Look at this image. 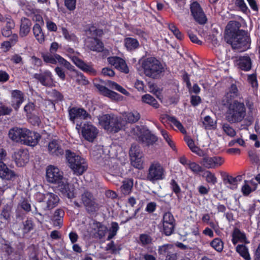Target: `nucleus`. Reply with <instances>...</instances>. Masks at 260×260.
I'll return each mask as SVG.
<instances>
[{"mask_svg":"<svg viewBox=\"0 0 260 260\" xmlns=\"http://www.w3.org/2000/svg\"><path fill=\"white\" fill-rule=\"evenodd\" d=\"M191 15L193 19L199 24L204 25L207 22L208 19L200 4L197 1H194L190 4Z\"/></svg>","mask_w":260,"mask_h":260,"instance_id":"9","label":"nucleus"},{"mask_svg":"<svg viewBox=\"0 0 260 260\" xmlns=\"http://www.w3.org/2000/svg\"><path fill=\"white\" fill-rule=\"evenodd\" d=\"M175 225V219L172 213L165 212L159 224L160 232L165 236H169L174 233Z\"/></svg>","mask_w":260,"mask_h":260,"instance_id":"7","label":"nucleus"},{"mask_svg":"<svg viewBox=\"0 0 260 260\" xmlns=\"http://www.w3.org/2000/svg\"><path fill=\"white\" fill-rule=\"evenodd\" d=\"M141 141L146 144L147 146L153 145L157 140V137L151 134L150 131L146 132L140 137Z\"/></svg>","mask_w":260,"mask_h":260,"instance_id":"34","label":"nucleus"},{"mask_svg":"<svg viewBox=\"0 0 260 260\" xmlns=\"http://www.w3.org/2000/svg\"><path fill=\"white\" fill-rule=\"evenodd\" d=\"M142 101L143 103L149 105L155 109H158L159 104L157 100L151 95L145 94L142 96Z\"/></svg>","mask_w":260,"mask_h":260,"instance_id":"35","label":"nucleus"},{"mask_svg":"<svg viewBox=\"0 0 260 260\" xmlns=\"http://www.w3.org/2000/svg\"><path fill=\"white\" fill-rule=\"evenodd\" d=\"M5 19H6L5 21H6V24L4 28L12 30L15 27V22L14 20L9 15H6Z\"/></svg>","mask_w":260,"mask_h":260,"instance_id":"62","label":"nucleus"},{"mask_svg":"<svg viewBox=\"0 0 260 260\" xmlns=\"http://www.w3.org/2000/svg\"><path fill=\"white\" fill-rule=\"evenodd\" d=\"M106 250H110L111 253L116 254L117 252L120 251L121 248L117 247L115 246L113 241H111L110 243H108L106 247Z\"/></svg>","mask_w":260,"mask_h":260,"instance_id":"64","label":"nucleus"},{"mask_svg":"<svg viewBox=\"0 0 260 260\" xmlns=\"http://www.w3.org/2000/svg\"><path fill=\"white\" fill-rule=\"evenodd\" d=\"M168 28L178 40H182L184 39L183 34L179 30L174 23L169 24L168 25Z\"/></svg>","mask_w":260,"mask_h":260,"instance_id":"46","label":"nucleus"},{"mask_svg":"<svg viewBox=\"0 0 260 260\" xmlns=\"http://www.w3.org/2000/svg\"><path fill=\"white\" fill-rule=\"evenodd\" d=\"M35 107V105L32 102H29L24 106V111L26 113V116L36 113Z\"/></svg>","mask_w":260,"mask_h":260,"instance_id":"59","label":"nucleus"},{"mask_svg":"<svg viewBox=\"0 0 260 260\" xmlns=\"http://www.w3.org/2000/svg\"><path fill=\"white\" fill-rule=\"evenodd\" d=\"M48 94L52 98V103H57L63 100V94L55 89H52L48 92Z\"/></svg>","mask_w":260,"mask_h":260,"instance_id":"40","label":"nucleus"},{"mask_svg":"<svg viewBox=\"0 0 260 260\" xmlns=\"http://www.w3.org/2000/svg\"><path fill=\"white\" fill-rule=\"evenodd\" d=\"M46 178L47 182L50 183H60L64 179L63 173L57 167L50 165L46 168Z\"/></svg>","mask_w":260,"mask_h":260,"instance_id":"11","label":"nucleus"},{"mask_svg":"<svg viewBox=\"0 0 260 260\" xmlns=\"http://www.w3.org/2000/svg\"><path fill=\"white\" fill-rule=\"evenodd\" d=\"M165 169L159 162H153L151 164L147 175V179L151 182L162 180L165 177Z\"/></svg>","mask_w":260,"mask_h":260,"instance_id":"8","label":"nucleus"},{"mask_svg":"<svg viewBox=\"0 0 260 260\" xmlns=\"http://www.w3.org/2000/svg\"><path fill=\"white\" fill-rule=\"evenodd\" d=\"M81 200L88 214H97L100 209V205L91 192L87 190L85 191L81 196Z\"/></svg>","mask_w":260,"mask_h":260,"instance_id":"6","label":"nucleus"},{"mask_svg":"<svg viewBox=\"0 0 260 260\" xmlns=\"http://www.w3.org/2000/svg\"><path fill=\"white\" fill-rule=\"evenodd\" d=\"M46 208L47 210H51L57 206L60 200L57 194L52 192H46Z\"/></svg>","mask_w":260,"mask_h":260,"instance_id":"26","label":"nucleus"},{"mask_svg":"<svg viewBox=\"0 0 260 260\" xmlns=\"http://www.w3.org/2000/svg\"><path fill=\"white\" fill-rule=\"evenodd\" d=\"M111 226L108 231H109V234L107 240H110L113 239L117 234V232L119 230V226L117 222L115 221H112L111 224Z\"/></svg>","mask_w":260,"mask_h":260,"instance_id":"43","label":"nucleus"},{"mask_svg":"<svg viewBox=\"0 0 260 260\" xmlns=\"http://www.w3.org/2000/svg\"><path fill=\"white\" fill-rule=\"evenodd\" d=\"M158 253L165 257V260H177L178 253L173 245L164 244L158 247Z\"/></svg>","mask_w":260,"mask_h":260,"instance_id":"14","label":"nucleus"},{"mask_svg":"<svg viewBox=\"0 0 260 260\" xmlns=\"http://www.w3.org/2000/svg\"><path fill=\"white\" fill-rule=\"evenodd\" d=\"M46 25L47 30L50 32H56L57 26L56 24L49 18L45 19Z\"/></svg>","mask_w":260,"mask_h":260,"instance_id":"60","label":"nucleus"},{"mask_svg":"<svg viewBox=\"0 0 260 260\" xmlns=\"http://www.w3.org/2000/svg\"><path fill=\"white\" fill-rule=\"evenodd\" d=\"M93 224L96 229V234L97 237L100 239H103L108 231V228L102 222L97 220H94Z\"/></svg>","mask_w":260,"mask_h":260,"instance_id":"31","label":"nucleus"},{"mask_svg":"<svg viewBox=\"0 0 260 260\" xmlns=\"http://www.w3.org/2000/svg\"><path fill=\"white\" fill-rule=\"evenodd\" d=\"M166 117L167 120L173 124L175 126H176L181 133L183 134L186 133V131L183 127L182 123L179 120H178V119L175 116L166 114Z\"/></svg>","mask_w":260,"mask_h":260,"instance_id":"36","label":"nucleus"},{"mask_svg":"<svg viewBox=\"0 0 260 260\" xmlns=\"http://www.w3.org/2000/svg\"><path fill=\"white\" fill-rule=\"evenodd\" d=\"M133 182L130 181H124L121 187V191L124 194H128L132 189Z\"/></svg>","mask_w":260,"mask_h":260,"instance_id":"58","label":"nucleus"},{"mask_svg":"<svg viewBox=\"0 0 260 260\" xmlns=\"http://www.w3.org/2000/svg\"><path fill=\"white\" fill-rule=\"evenodd\" d=\"M228 116L227 120L231 123L241 122L246 115V108L243 102L234 100L227 104Z\"/></svg>","mask_w":260,"mask_h":260,"instance_id":"3","label":"nucleus"},{"mask_svg":"<svg viewBox=\"0 0 260 260\" xmlns=\"http://www.w3.org/2000/svg\"><path fill=\"white\" fill-rule=\"evenodd\" d=\"M55 56L56 57V59H57V61L60 65H62L64 68L71 71H74L75 67L72 65L67 60L65 59L58 54H55Z\"/></svg>","mask_w":260,"mask_h":260,"instance_id":"45","label":"nucleus"},{"mask_svg":"<svg viewBox=\"0 0 260 260\" xmlns=\"http://www.w3.org/2000/svg\"><path fill=\"white\" fill-rule=\"evenodd\" d=\"M34 223L31 218H27L23 222L22 232L24 234L30 232L34 229Z\"/></svg>","mask_w":260,"mask_h":260,"instance_id":"50","label":"nucleus"},{"mask_svg":"<svg viewBox=\"0 0 260 260\" xmlns=\"http://www.w3.org/2000/svg\"><path fill=\"white\" fill-rule=\"evenodd\" d=\"M141 67L145 75L153 79H158L165 72L162 64L154 57L144 59L142 62Z\"/></svg>","mask_w":260,"mask_h":260,"instance_id":"2","label":"nucleus"},{"mask_svg":"<svg viewBox=\"0 0 260 260\" xmlns=\"http://www.w3.org/2000/svg\"><path fill=\"white\" fill-rule=\"evenodd\" d=\"M122 58L118 56H110L107 58V61L109 64L116 68L119 64L122 63Z\"/></svg>","mask_w":260,"mask_h":260,"instance_id":"55","label":"nucleus"},{"mask_svg":"<svg viewBox=\"0 0 260 260\" xmlns=\"http://www.w3.org/2000/svg\"><path fill=\"white\" fill-rule=\"evenodd\" d=\"M41 138V136L39 133L27 128L22 144L31 147L36 146Z\"/></svg>","mask_w":260,"mask_h":260,"instance_id":"17","label":"nucleus"},{"mask_svg":"<svg viewBox=\"0 0 260 260\" xmlns=\"http://www.w3.org/2000/svg\"><path fill=\"white\" fill-rule=\"evenodd\" d=\"M18 177L15 172L8 168L4 162L0 161V178L7 180H12Z\"/></svg>","mask_w":260,"mask_h":260,"instance_id":"23","label":"nucleus"},{"mask_svg":"<svg viewBox=\"0 0 260 260\" xmlns=\"http://www.w3.org/2000/svg\"><path fill=\"white\" fill-rule=\"evenodd\" d=\"M34 78L46 87H52L53 85V78L52 73L49 70H45L42 73H36Z\"/></svg>","mask_w":260,"mask_h":260,"instance_id":"16","label":"nucleus"},{"mask_svg":"<svg viewBox=\"0 0 260 260\" xmlns=\"http://www.w3.org/2000/svg\"><path fill=\"white\" fill-rule=\"evenodd\" d=\"M87 31L93 38L101 37L104 35L103 30L97 28L94 24L89 25Z\"/></svg>","mask_w":260,"mask_h":260,"instance_id":"39","label":"nucleus"},{"mask_svg":"<svg viewBox=\"0 0 260 260\" xmlns=\"http://www.w3.org/2000/svg\"><path fill=\"white\" fill-rule=\"evenodd\" d=\"M66 157L69 167L74 174L80 176L82 175L87 169V165L84 158L70 150L66 151Z\"/></svg>","mask_w":260,"mask_h":260,"instance_id":"4","label":"nucleus"},{"mask_svg":"<svg viewBox=\"0 0 260 260\" xmlns=\"http://www.w3.org/2000/svg\"><path fill=\"white\" fill-rule=\"evenodd\" d=\"M203 176L205 178L206 181L208 183L215 185L217 182L215 174L209 170H206Z\"/></svg>","mask_w":260,"mask_h":260,"instance_id":"44","label":"nucleus"},{"mask_svg":"<svg viewBox=\"0 0 260 260\" xmlns=\"http://www.w3.org/2000/svg\"><path fill=\"white\" fill-rule=\"evenodd\" d=\"M240 95V92L237 85L232 83L229 88V91L225 94L222 99V104L223 106L233 102L235 99Z\"/></svg>","mask_w":260,"mask_h":260,"instance_id":"21","label":"nucleus"},{"mask_svg":"<svg viewBox=\"0 0 260 260\" xmlns=\"http://www.w3.org/2000/svg\"><path fill=\"white\" fill-rule=\"evenodd\" d=\"M222 129L227 136L231 137H234L236 135L235 129L228 123H223L222 124Z\"/></svg>","mask_w":260,"mask_h":260,"instance_id":"48","label":"nucleus"},{"mask_svg":"<svg viewBox=\"0 0 260 260\" xmlns=\"http://www.w3.org/2000/svg\"><path fill=\"white\" fill-rule=\"evenodd\" d=\"M235 4L243 13L246 14L248 11L249 12L244 0H235Z\"/></svg>","mask_w":260,"mask_h":260,"instance_id":"61","label":"nucleus"},{"mask_svg":"<svg viewBox=\"0 0 260 260\" xmlns=\"http://www.w3.org/2000/svg\"><path fill=\"white\" fill-rule=\"evenodd\" d=\"M53 55H52L51 53L43 54L42 57L45 63L55 64L58 62L57 59L55 56V54Z\"/></svg>","mask_w":260,"mask_h":260,"instance_id":"52","label":"nucleus"},{"mask_svg":"<svg viewBox=\"0 0 260 260\" xmlns=\"http://www.w3.org/2000/svg\"><path fill=\"white\" fill-rule=\"evenodd\" d=\"M241 23L237 21H230L225 28V39L233 49L244 52L250 48V38L247 32L240 29Z\"/></svg>","mask_w":260,"mask_h":260,"instance_id":"1","label":"nucleus"},{"mask_svg":"<svg viewBox=\"0 0 260 260\" xmlns=\"http://www.w3.org/2000/svg\"><path fill=\"white\" fill-rule=\"evenodd\" d=\"M221 175L223 181L225 184H230L233 186L237 185L238 181L241 180V176L238 175L236 177L229 175L225 172H221Z\"/></svg>","mask_w":260,"mask_h":260,"instance_id":"33","label":"nucleus"},{"mask_svg":"<svg viewBox=\"0 0 260 260\" xmlns=\"http://www.w3.org/2000/svg\"><path fill=\"white\" fill-rule=\"evenodd\" d=\"M143 157H135L131 158L132 165L139 170L143 169Z\"/></svg>","mask_w":260,"mask_h":260,"instance_id":"54","label":"nucleus"},{"mask_svg":"<svg viewBox=\"0 0 260 260\" xmlns=\"http://www.w3.org/2000/svg\"><path fill=\"white\" fill-rule=\"evenodd\" d=\"M14 159L16 166L18 167H23L28 162L29 154L27 150L19 149L13 154Z\"/></svg>","mask_w":260,"mask_h":260,"instance_id":"18","label":"nucleus"},{"mask_svg":"<svg viewBox=\"0 0 260 260\" xmlns=\"http://www.w3.org/2000/svg\"><path fill=\"white\" fill-rule=\"evenodd\" d=\"M64 212L62 209H57L52 216V220L54 225L61 226L62 225Z\"/></svg>","mask_w":260,"mask_h":260,"instance_id":"32","label":"nucleus"},{"mask_svg":"<svg viewBox=\"0 0 260 260\" xmlns=\"http://www.w3.org/2000/svg\"><path fill=\"white\" fill-rule=\"evenodd\" d=\"M80 126L82 137L89 142H93L97 136L98 130L91 123L86 122L82 125L77 124L76 127Z\"/></svg>","mask_w":260,"mask_h":260,"instance_id":"13","label":"nucleus"},{"mask_svg":"<svg viewBox=\"0 0 260 260\" xmlns=\"http://www.w3.org/2000/svg\"><path fill=\"white\" fill-rule=\"evenodd\" d=\"M210 246L218 252H221L223 249L224 243L221 239L215 238L213 239L210 243Z\"/></svg>","mask_w":260,"mask_h":260,"instance_id":"42","label":"nucleus"},{"mask_svg":"<svg viewBox=\"0 0 260 260\" xmlns=\"http://www.w3.org/2000/svg\"><path fill=\"white\" fill-rule=\"evenodd\" d=\"M34 35L40 44L45 42V36L41 25L39 23H35L32 27Z\"/></svg>","mask_w":260,"mask_h":260,"instance_id":"29","label":"nucleus"},{"mask_svg":"<svg viewBox=\"0 0 260 260\" xmlns=\"http://www.w3.org/2000/svg\"><path fill=\"white\" fill-rule=\"evenodd\" d=\"M26 132V128L14 127L9 130L8 136L12 141L22 144Z\"/></svg>","mask_w":260,"mask_h":260,"instance_id":"20","label":"nucleus"},{"mask_svg":"<svg viewBox=\"0 0 260 260\" xmlns=\"http://www.w3.org/2000/svg\"><path fill=\"white\" fill-rule=\"evenodd\" d=\"M48 151L49 153L55 156H58L63 154V150L61 148L58 140L53 139L48 145Z\"/></svg>","mask_w":260,"mask_h":260,"instance_id":"24","label":"nucleus"},{"mask_svg":"<svg viewBox=\"0 0 260 260\" xmlns=\"http://www.w3.org/2000/svg\"><path fill=\"white\" fill-rule=\"evenodd\" d=\"M188 168L196 174H198L200 173L203 172L204 169L202 166L199 165L196 162L191 161L188 164Z\"/></svg>","mask_w":260,"mask_h":260,"instance_id":"51","label":"nucleus"},{"mask_svg":"<svg viewBox=\"0 0 260 260\" xmlns=\"http://www.w3.org/2000/svg\"><path fill=\"white\" fill-rule=\"evenodd\" d=\"M124 46L128 51H133L140 47V43L137 39L126 37L124 39Z\"/></svg>","mask_w":260,"mask_h":260,"instance_id":"28","label":"nucleus"},{"mask_svg":"<svg viewBox=\"0 0 260 260\" xmlns=\"http://www.w3.org/2000/svg\"><path fill=\"white\" fill-rule=\"evenodd\" d=\"M30 122L34 125H39L41 122V119L36 113L27 116Z\"/></svg>","mask_w":260,"mask_h":260,"instance_id":"63","label":"nucleus"},{"mask_svg":"<svg viewBox=\"0 0 260 260\" xmlns=\"http://www.w3.org/2000/svg\"><path fill=\"white\" fill-rule=\"evenodd\" d=\"M124 118L126 122L135 123L140 119V114L137 111L127 112L125 114Z\"/></svg>","mask_w":260,"mask_h":260,"instance_id":"37","label":"nucleus"},{"mask_svg":"<svg viewBox=\"0 0 260 260\" xmlns=\"http://www.w3.org/2000/svg\"><path fill=\"white\" fill-rule=\"evenodd\" d=\"M108 86L111 88L115 89L124 95H127L128 93V91L125 89L114 81H109Z\"/></svg>","mask_w":260,"mask_h":260,"instance_id":"53","label":"nucleus"},{"mask_svg":"<svg viewBox=\"0 0 260 260\" xmlns=\"http://www.w3.org/2000/svg\"><path fill=\"white\" fill-rule=\"evenodd\" d=\"M87 47L93 51L101 52L104 50V44L101 40L98 38H92L88 41Z\"/></svg>","mask_w":260,"mask_h":260,"instance_id":"27","label":"nucleus"},{"mask_svg":"<svg viewBox=\"0 0 260 260\" xmlns=\"http://www.w3.org/2000/svg\"><path fill=\"white\" fill-rule=\"evenodd\" d=\"M99 122L103 128L111 133H117L123 127L118 117L113 114H105L99 118Z\"/></svg>","mask_w":260,"mask_h":260,"instance_id":"5","label":"nucleus"},{"mask_svg":"<svg viewBox=\"0 0 260 260\" xmlns=\"http://www.w3.org/2000/svg\"><path fill=\"white\" fill-rule=\"evenodd\" d=\"M170 187L172 192L174 193L177 197H179L181 193V189L177 182L174 179H172L170 180Z\"/></svg>","mask_w":260,"mask_h":260,"instance_id":"49","label":"nucleus"},{"mask_svg":"<svg viewBox=\"0 0 260 260\" xmlns=\"http://www.w3.org/2000/svg\"><path fill=\"white\" fill-rule=\"evenodd\" d=\"M153 238L147 234H141L139 235V243L142 246L145 247L152 244Z\"/></svg>","mask_w":260,"mask_h":260,"instance_id":"38","label":"nucleus"},{"mask_svg":"<svg viewBox=\"0 0 260 260\" xmlns=\"http://www.w3.org/2000/svg\"><path fill=\"white\" fill-rule=\"evenodd\" d=\"M129 155L131 158L135 157H143L142 152L141 151L140 147L136 144L132 145L129 150Z\"/></svg>","mask_w":260,"mask_h":260,"instance_id":"47","label":"nucleus"},{"mask_svg":"<svg viewBox=\"0 0 260 260\" xmlns=\"http://www.w3.org/2000/svg\"><path fill=\"white\" fill-rule=\"evenodd\" d=\"M81 70H82L83 72L92 76L96 75L97 73L96 70L93 68L92 65L87 64L85 62Z\"/></svg>","mask_w":260,"mask_h":260,"instance_id":"57","label":"nucleus"},{"mask_svg":"<svg viewBox=\"0 0 260 260\" xmlns=\"http://www.w3.org/2000/svg\"><path fill=\"white\" fill-rule=\"evenodd\" d=\"M69 119L73 123L77 119L86 120L91 118V115L83 108L70 106L68 109Z\"/></svg>","mask_w":260,"mask_h":260,"instance_id":"10","label":"nucleus"},{"mask_svg":"<svg viewBox=\"0 0 260 260\" xmlns=\"http://www.w3.org/2000/svg\"><path fill=\"white\" fill-rule=\"evenodd\" d=\"M204 120L203 124L206 129H211L215 128L216 126L215 123L210 116H206Z\"/></svg>","mask_w":260,"mask_h":260,"instance_id":"56","label":"nucleus"},{"mask_svg":"<svg viewBox=\"0 0 260 260\" xmlns=\"http://www.w3.org/2000/svg\"><path fill=\"white\" fill-rule=\"evenodd\" d=\"M232 236V242L234 245H236L238 242H246V237L245 233L241 232L238 228H235L234 230Z\"/></svg>","mask_w":260,"mask_h":260,"instance_id":"30","label":"nucleus"},{"mask_svg":"<svg viewBox=\"0 0 260 260\" xmlns=\"http://www.w3.org/2000/svg\"><path fill=\"white\" fill-rule=\"evenodd\" d=\"M58 184V190L62 196L69 199H72L75 197L74 187L65 178Z\"/></svg>","mask_w":260,"mask_h":260,"instance_id":"15","label":"nucleus"},{"mask_svg":"<svg viewBox=\"0 0 260 260\" xmlns=\"http://www.w3.org/2000/svg\"><path fill=\"white\" fill-rule=\"evenodd\" d=\"M236 63L242 71L247 72L251 69L252 61L248 54L237 57Z\"/></svg>","mask_w":260,"mask_h":260,"instance_id":"22","label":"nucleus"},{"mask_svg":"<svg viewBox=\"0 0 260 260\" xmlns=\"http://www.w3.org/2000/svg\"><path fill=\"white\" fill-rule=\"evenodd\" d=\"M236 251L245 260H250V256L249 254L248 248L244 245L239 244L236 247Z\"/></svg>","mask_w":260,"mask_h":260,"instance_id":"41","label":"nucleus"},{"mask_svg":"<svg viewBox=\"0 0 260 260\" xmlns=\"http://www.w3.org/2000/svg\"><path fill=\"white\" fill-rule=\"evenodd\" d=\"M31 25L32 23L30 19L26 17L21 18L19 31L20 36L21 37L27 36L30 32Z\"/></svg>","mask_w":260,"mask_h":260,"instance_id":"25","label":"nucleus"},{"mask_svg":"<svg viewBox=\"0 0 260 260\" xmlns=\"http://www.w3.org/2000/svg\"><path fill=\"white\" fill-rule=\"evenodd\" d=\"M24 101V94L22 91L15 89L11 91V106L16 111H18Z\"/></svg>","mask_w":260,"mask_h":260,"instance_id":"19","label":"nucleus"},{"mask_svg":"<svg viewBox=\"0 0 260 260\" xmlns=\"http://www.w3.org/2000/svg\"><path fill=\"white\" fill-rule=\"evenodd\" d=\"M224 162V159L220 156H210L208 154L203 156L200 161L201 165L207 169H216Z\"/></svg>","mask_w":260,"mask_h":260,"instance_id":"12","label":"nucleus"}]
</instances>
